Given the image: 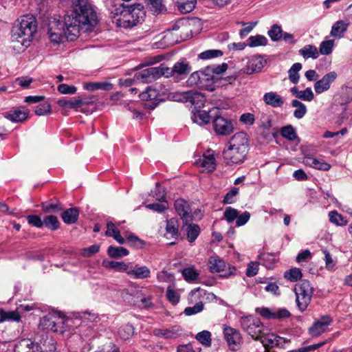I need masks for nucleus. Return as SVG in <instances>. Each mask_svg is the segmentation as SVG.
I'll return each mask as SVG.
<instances>
[{
    "instance_id": "f3484780",
    "label": "nucleus",
    "mask_w": 352,
    "mask_h": 352,
    "mask_svg": "<svg viewBox=\"0 0 352 352\" xmlns=\"http://www.w3.org/2000/svg\"><path fill=\"white\" fill-rule=\"evenodd\" d=\"M192 67L190 63L184 58L179 59L173 66L174 80L179 82L184 79L191 72Z\"/></svg>"
},
{
    "instance_id": "f704fd0d",
    "label": "nucleus",
    "mask_w": 352,
    "mask_h": 352,
    "mask_svg": "<svg viewBox=\"0 0 352 352\" xmlns=\"http://www.w3.org/2000/svg\"><path fill=\"white\" fill-rule=\"evenodd\" d=\"M184 226H186V231L188 241L190 243H193L200 234L201 229L199 226L189 222L187 223V224L184 223L183 228H184Z\"/></svg>"
},
{
    "instance_id": "cd10ccee",
    "label": "nucleus",
    "mask_w": 352,
    "mask_h": 352,
    "mask_svg": "<svg viewBox=\"0 0 352 352\" xmlns=\"http://www.w3.org/2000/svg\"><path fill=\"white\" fill-rule=\"evenodd\" d=\"M127 274L131 277L135 279H144L150 277L151 271L149 268L145 265L138 266L135 265L133 269H129Z\"/></svg>"
},
{
    "instance_id": "f8f14e48",
    "label": "nucleus",
    "mask_w": 352,
    "mask_h": 352,
    "mask_svg": "<svg viewBox=\"0 0 352 352\" xmlns=\"http://www.w3.org/2000/svg\"><path fill=\"white\" fill-rule=\"evenodd\" d=\"M111 13L114 15V17L116 16H118L116 19V24L118 27L131 28L135 26L133 17L126 12L124 3H121L118 6H115Z\"/></svg>"
},
{
    "instance_id": "6e6552de",
    "label": "nucleus",
    "mask_w": 352,
    "mask_h": 352,
    "mask_svg": "<svg viewBox=\"0 0 352 352\" xmlns=\"http://www.w3.org/2000/svg\"><path fill=\"white\" fill-rule=\"evenodd\" d=\"M208 265L211 273H219L221 277L228 278L236 274V268L230 265L226 268V262L220 257L210 256Z\"/></svg>"
},
{
    "instance_id": "58836bf2",
    "label": "nucleus",
    "mask_w": 352,
    "mask_h": 352,
    "mask_svg": "<svg viewBox=\"0 0 352 352\" xmlns=\"http://www.w3.org/2000/svg\"><path fill=\"white\" fill-rule=\"evenodd\" d=\"M299 54L305 58L316 59L319 56L318 48L313 45H306L298 51Z\"/></svg>"
},
{
    "instance_id": "4be33fe9",
    "label": "nucleus",
    "mask_w": 352,
    "mask_h": 352,
    "mask_svg": "<svg viewBox=\"0 0 352 352\" xmlns=\"http://www.w3.org/2000/svg\"><path fill=\"white\" fill-rule=\"evenodd\" d=\"M214 109L209 112L201 110V109L192 111L191 119L193 122L197 123L199 125H205L210 122V119L214 116Z\"/></svg>"
},
{
    "instance_id": "e433bc0d",
    "label": "nucleus",
    "mask_w": 352,
    "mask_h": 352,
    "mask_svg": "<svg viewBox=\"0 0 352 352\" xmlns=\"http://www.w3.org/2000/svg\"><path fill=\"white\" fill-rule=\"evenodd\" d=\"M36 349L40 352H56V342L52 338H47L43 342L35 344Z\"/></svg>"
},
{
    "instance_id": "9d476101",
    "label": "nucleus",
    "mask_w": 352,
    "mask_h": 352,
    "mask_svg": "<svg viewBox=\"0 0 352 352\" xmlns=\"http://www.w3.org/2000/svg\"><path fill=\"white\" fill-rule=\"evenodd\" d=\"M214 113L212 118V125L214 132L217 135H228L233 132L234 127L230 120L219 114V109H214Z\"/></svg>"
},
{
    "instance_id": "bf43d9fd",
    "label": "nucleus",
    "mask_w": 352,
    "mask_h": 352,
    "mask_svg": "<svg viewBox=\"0 0 352 352\" xmlns=\"http://www.w3.org/2000/svg\"><path fill=\"white\" fill-rule=\"evenodd\" d=\"M182 276L187 282H192L199 278V273L194 267L184 268L182 272Z\"/></svg>"
},
{
    "instance_id": "c85d7f7f",
    "label": "nucleus",
    "mask_w": 352,
    "mask_h": 352,
    "mask_svg": "<svg viewBox=\"0 0 352 352\" xmlns=\"http://www.w3.org/2000/svg\"><path fill=\"white\" fill-rule=\"evenodd\" d=\"M102 266L108 270H113L119 272H126L129 271V265L124 262L114 261L104 259L102 261Z\"/></svg>"
},
{
    "instance_id": "7ed1b4c3",
    "label": "nucleus",
    "mask_w": 352,
    "mask_h": 352,
    "mask_svg": "<svg viewBox=\"0 0 352 352\" xmlns=\"http://www.w3.org/2000/svg\"><path fill=\"white\" fill-rule=\"evenodd\" d=\"M249 151L248 135L245 132L235 133L228 142V147L223 151V158L228 165L243 163Z\"/></svg>"
},
{
    "instance_id": "72a5a7b5",
    "label": "nucleus",
    "mask_w": 352,
    "mask_h": 352,
    "mask_svg": "<svg viewBox=\"0 0 352 352\" xmlns=\"http://www.w3.org/2000/svg\"><path fill=\"white\" fill-rule=\"evenodd\" d=\"M80 97L73 98L72 99H60L57 101V104L60 107L69 109H78L85 104Z\"/></svg>"
},
{
    "instance_id": "7c9ffc66",
    "label": "nucleus",
    "mask_w": 352,
    "mask_h": 352,
    "mask_svg": "<svg viewBox=\"0 0 352 352\" xmlns=\"http://www.w3.org/2000/svg\"><path fill=\"white\" fill-rule=\"evenodd\" d=\"M145 3L148 9L155 14L167 11L165 0H145Z\"/></svg>"
},
{
    "instance_id": "473e14b6",
    "label": "nucleus",
    "mask_w": 352,
    "mask_h": 352,
    "mask_svg": "<svg viewBox=\"0 0 352 352\" xmlns=\"http://www.w3.org/2000/svg\"><path fill=\"white\" fill-rule=\"evenodd\" d=\"M179 223L177 219L171 218L166 221V234L170 235L171 238L177 239L179 235Z\"/></svg>"
},
{
    "instance_id": "0e129e2a",
    "label": "nucleus",
    "mask_w": 352,
    "mask_h": 352,
    "mask_svg": "<svg viewBox=\"0 0 352 352\" xmlns=\"http://www.w3.org/2000/svg\"><path fill=\"white\" fill-rule=\"evenodd\" d=\"M113 88V84L109 82H89V91L97 89L110 91Z\"/></svg>"
},
{
    "instance_id": "79ce46f5",
    "label": "nucleus",
    "mask_w": 352,
    "mask_h": 352,
    "mask_svg": "<svg viewBox=\"0 0 352 352\" xmlns=\"http://www.w3.org/2000/svg\"><path fill=\"white\" fill-rule=\"evenodd\" d=\"M43 226L51 231H56L60 228V223L56 216L50 214L44 217Z\"/></svg>"
},
{
    "instance_id": "8fccbe9b",
    "label": "nucleus",
    "mask_w": 352,
    "mask_h": 352,
    "mask_svg": "<svg viewBox=\"0 0 352 352\" xmlns=\"http://www.w3.org/2000/svg\"><path fill=\"white\" fill-rule=\"evenodd\" d=\"M280 133L282 137L289 141H294L298 138L294 127L290 124L282 127L280 130Z\"/></svg>"
},
{
    "instance_id": "69168bd1",
    "label": "nucleus",
    "mask_w": 352,
    "mask_h": 352,
    "mask_svg": "<svg viewBox=\"0 0 352 352\" xmlns=\"http://www.w3.org/2000/svg\"><path fill=\"white\" fill-rule=\"evenodd\" d=\"M52 113V107L50 102H45L39 104L35 107L34 113L36 116H41L49 115Z\"/></svg>"
},
{
    "instance_id": "c756f323",
    "label": "nucleus",
    "mask_w": 352,
    "mask_h": 352,
    "mask_svg": "<svg viewBox=\"0 0 352 352\" xmlns=\"http://www.w3.org/2000/svg\"><path fill=\"white\" fill-rule=\"evenodd\" d=\"M196 163L198 166L205 168L210 172L213 171L216 168L215 158L212 154L203 155L197 160Z\"/></svg>"
},
{
    "instance_id": "f03ea898",
    "label": "nucleus",
    "mask_w": 352,
    "mask_h": 352,
    "mask_svg": "<svg viewBox=\"0 0 352 352\" xmlns=\"http://www.w3.org/2000/svg\"><path fill=\"white\" fill-rule=\"evenodd\" d=\"M37 29L36 18L32 14L23 15L16 21L12 28V41L19 42L22 46L28 48L33 41Z\"/></svg>"
},
{
    "instance_id": "1a4fd4ad",
    "label": "nucleus",
    "mask_w": 352,
    "mask_h": 352,
    "mask_svg": "<svg viewBox=\"0 0 352 352\" xmlns=\"http://www.w3.org/2000/svg\"><path fill=\"white\" fill-rule=\"evenodd\" d=\"M173 67H168L161 64L159 67H152L145 69L141 72V78L145 81H151L164 76L166 78L173 77Z\"/></svg>"
},
{
    "instance_id": "423d86ee",
    "label": "nucleus",
    "mask_w": 352,
    "mask_h": 352,
    "mask_svg": "<svg viewBox=\"0 0 352 352\" xmlns=\"http://www.w3.org/2000/svg\"><path fill=\"white\" fill-rule=\"evenodd\" d=\"M240 324L242 329L255 340H258L263 333L264 326L256 316H243L240 318Z\"/></svg>"
},
{
    "instance_id": "4d7b16f0",
    "label": "nucleus",
    "mask_w": 352,
    "mask_h": 352,
    "mask_svg": "<svg viewBox=\"0 0 352 352\" xmlns=\"http://www.w3.org/2000/svg\"><path fill=\"white\" fill-rule=\"evenodd\" d=\"M334 45L333 40H325L321 42L318 52L322 55H329L332 53Z\"/></svg>"
},
{
    "instance_id": "774afa93",
    "label": "nucleus",
    "mask_w": 352,
    "mask_h": 352,
    "mask_svg": "<svg viewBox=\"0 0 352 352\" xmlns=\"http://www.w3.org/2000/svg\"><path fill=\"white\" fill-rule=\"evenodd\" d=\"M238 214V210L230 206L227 207L223 212L224 219L229 223L233 222L234 220H236Z\"/></svg>"
},
{
    "instance_id": "ea45409f",
    "label": "nucleus",
    "mask_w": 352,
    "mask_h": 352,
    "mask_svg": "<svg viewBox=\"0 0 352 352\" xmlns=\"http://www.w3.org/2000/svg\"><path fill=\"white\" fill-rule=\"evenodd\" d=\"M126 243L131 248L137 250L143 249L146 245V242L133 233L129 234L126 237Z\"/></svg>"
},
{
    "instance_id": "bb28decb",
    "label": "nucleus",
    "mask_w": 352,
    "mask_h": 352,
    "mask_svg": "<svg viewBox=\"0 0 352 352\" xmlns=\"http://www.w3.org/2000/svg\"><path fill=\"white\" fill-rule=\"evenodd\" d=\"M61 212L60 217L65 224H74L78 221L79 210L77 208H63Z\"/></svg>"
},
{
    "instance_id": "dca6fc26",
    "label": "nucleus",
    "mask_w": 352,
    "mask_h": 352,
    "mask_svg": "<svg viewBox=\"0 0 352 352\" xmlns=\"http://www.w3.org/2000/svg\"><path fill=\"white\" fill-rule=\"evenodd\" d=\"M182 97L185 102H189L194 107V110L203 107L206 100L205 95L197 91H184Z\"/></svg>"
},
{
    "instance_id": "0eeeda50",
    "label": "nucleus",
    "mask_w": 352,
    "mask_h": 352,
    "mask_svg": "<svg viewBox=\"0 0 352 352\" xmlns=\"http://www.w3.org/2000/svg\"><path fill=\"white\" fill-rule=\"evenodd\" d=\"M142 100V105L145 109L153 110L161 102H164L165 99L159 91L151 87H148L144 91L139 95Z\"/></svg>"
},
{
    "instance_id": "a19ab883",
    "label": "nucleus",
    "mask_w": 352,
    "mask_h": 352,
    "mask_svg": "<svg viewBox=\"0 0 352 352\" xmlns=\"http://www.w3.org/2000/svg\"><path fill=\"white\" fill-rule=\"evenodd\" d=\"M197 0H177L178 10L182 14H187L195 8Z\"/></svg>"
},
{
    "instance_id": "c9c22d12",
    "label": "nucleus",
    "mask_w": 352,
    "mask_h": 352,
    "mask_svg": "<svg viewBox=\"0 0 352 352\" xmlns=\"http://www.w3.org/2000/svg\"><path fill=\"white\" fill-rule=\"evenodd\" d=\"M348 25L349 23L344 21H336L331 28V36L338 38L343 37L344 32L347 30Z\"/></svg>"
},
{
    "instance_id": "09e8293b",
    "label": "nucleus",
    "mask_w": 352,
    "mask_h": 352,
    "mask_svg": "<svg viewBox=\"0 0 352 352\" xmlns=\"http://www.w3.org/2000/svg\"><path fill=\"white\" fill-rule=\"evenodd\" d=\"M292 106L296 109L294 111V116L297 119H301L307 113V107L305 104L298 100H293Z\"/></svg>"
},
{
    "instance_id": "603ef678",
    "label": "nucleus",
    "mask_w": 352,
    "mask_h": 352,
    "mask_svg": "<svg viewBox=\"0 0 352 352\" xmlns=\"http://www.w3.org/2000/svg\"><path fill=\"white\" fill-rule=\"evenodd\" d=\"M207 72H209L211 76L214 78H218L217 76L224 73L228 65L226 63H223L221 65H212L207 66Z\"/></svg>"
},
{
    "instance_id": "2eb2a0df",
    "label": "nucleus",
    "mask_w": 352,
    "mask_h": 352,
    "mask_svg": "<svg viewBox=\"0 0 352 352\" xmlns=\"http://www.w3.org/2000/svg\"><path fill=\"white\" fill-rule=\"evenodd\" d=\"M174 207L177 214L180 217L183 223L191 222L193 220L192 210L190 204L184 199L179 198L175 201Z\"/></svg>"
},
{
    "instance_id": "b1692460",
    "label": "nucleus",
    "mask_w": 352,
    "mask_h": 352,
    "mask_svg": "<svg viewBox=\"0 0 352 352\" xmlns=\"http://www.w3.org/2000/svg\"><path fill=\"white\" fill-rule=\"evenodd\" d=\"M157 190L159 191V192H161V190H162L163 193L162 195H157L156 194V199L158 201H160L161 202H164V204L162 203H153L150 204L146 206V208H148L150 210H152L153 211H156L158 212H164L168 208V204L166 201V194L164 193V190L159 185H157L156 187Z\"/></svg>"
},
{
    "instance_id": "6ab92c4d",
    "label": "nucleus",
    "mask_w": 352,
    "mask_h": 352,
    "mask_svg": "<svg viewBox=\"0 0 352 352\" xmlns=\"http://www.w3.org/2000/svg\"><path fill=\"white\" fill-rule=\"evenodd\" d=\"M338 74L336 72H330L322 76L320 80H317L314 84L315 92L318 94L329 90L331 84L336 80Z\"/></svg>"
},
{
    "instance_id": "aec40b11",
    "label": "nucleus",
    "mask_w": 352,
    "mask_h": 352,
    "mask_svg": "<svg viewBox=\"0 0 352 352\" xmlns=\"http://www.w3.org/2000/svg\"><path fill=\"white\" fill-rule=\"evenodd\" d=\"M125 10L131 15L135 22V26L142 23L146 16L144 7L141 3H133L131 5H124Z\"/></svg>"
},
{
    "instance_id": "9b49d317",
    "label": "nucleus",
    "mask_w": 352,
    "mask_h": 352,
    "mask_svg": "<svg viewBox=\"0 0 352 352\" xmlns=\"http://www.w3.org/2000/svg\"><path fill=\"white\" fill-rule=\"evenodd\" d=\"M2 116L12 123H23L29 119L30 110L25 106H16L2 113Z\"/></svg>"
},
{
    "instance_id": "3c124183",
    "label": "nucleus",
    "mask_w": 352,
    "mask_h": 352,
    "mask_svg": "<svg viewBox=\"0 0 352 352\" xmlns=\"http://www.w3.org/2000/svg\"><path fill=\"white\" fill-rule=\"evenodd\" d=\"M329 221L338 226H344L347 224V220L336 210H333L329 213Z\"/></svg>"
},
{
    "instance_id": "5fc2aeb1",
    "label": "nucleus",
    "mask_w": 352,
    "mask_h": 352,
    "mask_svg": "<svg viewBox=\"0 0 352 352\" xmlns=\"http://www.w3.org/2000/svg\"><path fill=\"white\" fill-rule=\"evenodd\" d=\"M286 342H287V340L285 338L275 336L274 334H272L271 336H270L269 338H265L262 340V342L264 345H268L272 347L276 346H279V345L282 344L283 342L285 343Z\"/></svg>"
},
{
    "instance_id": "4468645a",
    "label": "nucleus",
    "mask_w": 352,
    "mask_h": 352,
    "mask_svg": "<svg viewBox=\"0 0 352 352\" xmlns=\"http://www.w3.org/2000/svg\"><path fill=\"white\" fill-rule=\"evenodd\" d=\"M58 318L59 320L56 321L58 324L56 325V328L54 329V332L55 333L63 334L65 331H69L72 329L80 325V323H75V320H80L81 318L79 313L75 315L74 318H71L65 316L63 312L59 311Z\"/></svg>"
},
{
    "instance_id": "052dcab7",
    "label": "nucleus",
    "mask_w": 352,
    "mask_h": 352,
    "mask_svg": "<svg viewBox=\"0 0 352 352\" xmlns=\"http://www.w3.org/2000/svg\"><path fill=\"white\" fill-rule=\"evenodd\" d=\"M195 338L203 345L206 346H211V333L209 331L204 330L199 332Z\"/></svg>"
},
{
    "instance_id": "ddd939ff",
    "label": "nucleus",
    "mask_w": 352,
    "mask_h": 352,
    "mask_svg": "<svg viewBox=\"0 0 352 352\" xmlns=\"http://www.w3.org/2000/svg\"><path fill=\"white\" fill-rule=\"evenodd\" d=\"M223 335L230 350L236 351L240 349L242 343V336L238 329L224 325Z\"/></svg>"
},
{
    "instance_id": "393cba45",
    "label": "nucleus",
    "mask_w": 352,
    "mask_h": 352,
    "mask_svg": "<svg viewBox=\"0 0 352 352\" xmlns=\"http://www.w3.org/2000/svg\"><path fill=\"white\" fill-rule=\"evenodd\" d=\"M98 14L93 6L89 4V39L100 32V25Z\"/></svg>"
},
{
    "instance_id": "37998d69",
    "label": "nucleus",
    "mask_w": 352,
    "mask_h": 352,
    "mask_svg": "<svg viewBox=\"0 0 352 352\" xmlns=\"http://www.w3.org/2000/svg\"><path fill=\"white\" fill-rule=\"evenodd\" d=\"M267 43V38L261 34L251 36L247 39V45L250 47L266 46Z\"/></svg>"
},
{
    "instance_id": "a211bd4d",
    "label": "nucleus",
    "mask_w": 352,
    "mask_h": 352,
    "mask_svg": "<svg viewBox=\"0 0 352 352\" xmlns=\"http://www.w3.org/2000/svg\"><path fill=\"white\" fill-rule=\"evenodd\" d=\"M59 311L52 309L49 311L46 315L40 318L38 327L44 331H52L54 332L56 325H57V320L58 318Z\"/></svg>"
},
{
    "instance_id": "13d9d810",
    "label": "nucleus",
    "mask_w": 352,
    "mask_h": 352,
    "mask_svg": "<svg viewBox=\"0 0 352 352\" xmlns=\"http://www.w3.org/2000/svg\"><path fill=\"white\" fill-rule=\"evenodd\" d=\"M223 55V51L220 50H208L198 55V58L201 60H208L213 58H217Z\"/></svg>"
},
{
    "instance_id": "4c0bfd02",
    "label": "nucleus",
    "mask_w": 352,
    "mask_h": 352,
    "mask_svg": "<svg viewBox=\"0 0 352 352\" xmlns=\"http://www.w3.org/2000/svg\"><path fill=\"white\" fill-rule=\"evenodd\" d=\"M260 263L267 269H272L274 267L277 261L276 255L272 253L263 252L258 255Z\"/></svg>"
},
{
    "instance_id": "f257e3e1",
    "label": "nucleus",
    "mask_w": 352,
    "mask_h": 352,
    "mask_svg": "<svg viewBox=\"0 0 352 352\" xmlns=\"http://www.w3.org/2000/svg\"><path fill=\"white\" fill-rule=\"evenodd\" d=\"M73 10L63 19L54 15L48 19L47 33L54 45H59L65 39L73 41L80 34V29L88 31V3L87 0H72Z\"/></svg>"
},
{
    "instance_id": "338daca9",
    "label": "nucleus",
    "mask_w": 352,
    "mask_h": 352,
    "mask_svg": "<svg viewBox=\"0 0 352 352\" xmlns=\"http://www.w3.org/2000/svg\"><path fill=\"white\" fill-rule=\"evenodd\" d=\"M27 221L29 225L36 228H41L43 227V219L37 214H30L28 215Z\"/></svg>"
},
{
    "instance_id": "49530a36",
    "label": "nucleus",
    "mask_w": 352,
    "mask_h": 352,
    "mask_svg": "<svg viewBox=\"0 0 352 352\" xmlns=\"http://www.w3.org/2000/svg\"><path fill=\"white\" fill-rule=\"evenodd\" d=\"M302 69V64L296 63L292 65L288 71L289 79L293 84H297L299 82L300 75L298 72Z\"/></svg>"
},
{
    "instance_id": "a18cd8bd",
    "label": "nucleus",
    "mask_w": 352,
    "mask_h": 352,
    "mask_svg": "<svg viewBox=\"0 0 352 352\" xmlns=\"http://www.w3.org/2000/svg\"><path fill=\"white\" fill-rule=\"evenodd\" d=\"M302 276L300 269L293 267L284 272V278L290 282H296L300 280Z\"/></svg>"
},
{
    "instance_id": "864d4df0",
    "label": "nucleus",
    "mask_w": 352,
    "mask_h": 352,
    "mask_svg": "<svg viewBox=\"0 0 352 352\" xmlns=\"http://www.w3.org/2000/svg\"><path fill=\"white\" fill-rule=\"evenodd\" d=\"M118 333L120 338L125 340H129L134 334V327L130 324L122 325L118 329Z\"/></svg>"
},
{
    "instance_id": "680f3d73",
    "label": "nucleus",
    "mask_w": 352,
    "mask_h": 352,
    "mask_svg": "<svg viewBox=\"0 0 352 352\" xmlns=\"http://www.w3.org/2000/svg\"><path fill=\"white\" fill-rule=\"evenodd\" d=\"M100 321V318L98 316L94 314H91L89 312V322H93L91 326L89 325V331L91 329L94 332H100L104 330V325L101 323L98 324V322ZM91 333L89 332V336Z\"/></svg>"
},
{
    "instance_id": "6e6d98bb",
    "label": "nucleus",
    "mask_w": 352,
    "mask_h": 352,
    "mask_svg": "<svg viewBox=\"0 0 352 352\" xmlns=\"http://www.w3.org/2000/svg\"><path fill=\"white\" fill-rule=\"evenodd\" d=\"M263 67V60H252L249 62L248 65L245 69V73L247 74H252L259 72Z\"/></svg>"
},
{
    "instance_id": "2f4dec72",
    "label": "nucleus",
    "mask_w": 352,
    "mask_h": 352,
    "mask_svg": "<svg viewBox=\"0 0 352 352\" xmlns=\"http://www.w3.org/2000/svg\"><path fill=\"white\" fill-rule=\"evenodd\" d=\"M21 316L17 309L14 311H6L0 308V323L5 321H13L19 322L21 321Z\"/></svg>"
},
{
    "instance_id": "412c9836",
    "label": "nucleus",
    "mask_w": 352,
    "mask_h": 352,
    "mask_svg": "<svg viewBox=\"0 0 352 352\" xmlns=\"http://www.w3.org/2000/svg\"><path fill=\"white\" fill-rule=\"evenodd\" d=\"M332 318L329 316H322L320 320L315 322L309 329L312 336H319L324 333L327 327L332 322Z\"/></svg>"
},
{
    "instance_id": "e2e57ef3",
    "label": "nucleus",
    "mask_w": 352,
    "mask_h": 352,
    "mask_svg": "<svg viewBox=\"0 0 352 352\" xmlns=\"http://www.w3.org/2000/svg\"><path fill=\"white\" fill-rule=\"evenodd\" d=\"M239 188H232L225 195L222 203L223 204H232L234 203L236 201V196L239 195Z\"/></svg>"
},
{
    "instance_id": "20e7f679",
    "label": "nucleus",
    "mask_w": 352,
    "mask_h": 352,
    "mask_svg": "<svg viewBox=\"0 0 352 352\" xmlns=\"http://www.w3.org/2000/svg\"><path fill=\"white\" fill-rule=\"evenodd\" d=\"M219 78H214L209 72H207V67L192 72L186 80V85L188 87H195L200 89H204L209 91L215 90V83Z\"/></svg>"
},
{
    "instance_id": "a878e982",
    "label": "nucleus",
    "mask_w": 352,
    "mask_h": 352,
    "mask_svg": "<svg viewBox=\"0 0 352 352\" xmlns=\"http://www.w3.org/2000/svg\"><path fill=\"white\" fill-rule=\"evenodd\" d=\"M263 100L265 103L274 108L281 107L284 104L283 98L276 92L270 91L263 95Z\"/></svg>"
},
{
    "instance_id": "39448f33",
    "label": "nucleus",
    "mask_w": 352,
    "mask_h": 352,
    "mask_svg": "<svg viewBox=\"0 0 352 352\" xmlns=\"http://www.w3.org/2000/svg\"><path fill=\"white\" fill-rule=\"evenodd\" d=\"M314 289L307 280H302L294 287L296 302L298 310L304 312L311 301Z\"/></svg>"
},
{
    "instance_id": "c03bdc74",
    "label": "nucleus",
    "mask_w": 352,
    "mask_h": 352,
    "mask_svg": "<svg viewBox=\"0 0 352 352\" xmlns=\"http://www.w3.org/2000/svg\"><path fill=\"white\" fill-rule=\"evenodd\" d=\"M107 254L111 258H119L129 254V251L124 247L110 245L107 249Z\"/></svg>"
},
{
    "instance_id": "5701e85b",
    "label": "nucleus",
    "mask_w": 352,
    "mask_h": 352,
    "mask_svg": "<svg viewBox=\"0 0 352 352\" xmlns=\"http://www.w3.org/2000/svg\"><path fill=\"white\" fill-rule=\"evenodd\" d=\"M44 213H59L63 210V205L58 199H50L41 204Z\"/></svg>"
},
{
    "instance_id": "de8ad7c7",
    "label": "nucleus",
    "mask_w": 352,
    "mask_h": 352,
    "mask_svg": "<svg viewBox=\"0 0 352 352\" xmlns=\"http://www.w3.org/2000/svg\"><path fill=\"white\" fill-rule=\"evenodd\" d=\"M283 30L280 25L274 24L270 27L267 34L273 42H278L282 39Z\"/></svg>"
}]
</instances>
